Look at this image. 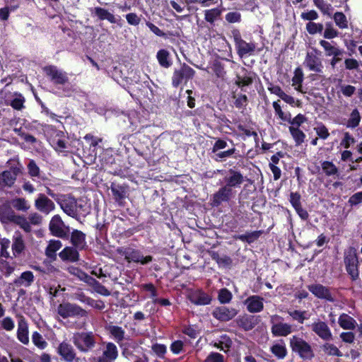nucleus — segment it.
<instances>
[{"label": "nucleus", "mask_w": 362, "mask_h": 362, "mask_svg": "<svg viewBox=\"0 0 362 362\" xmlns=\"http://www.w3.org/2000/svg\"><path fill=\"white\" fill-rule=\"evenodd\" d=\"M334 20L336 25L341 29L348 28V21L346 16L341 12H337L334 15Z\"/></svg>", "instance_id": "obj_44"}, {"label": "nucleus", "mask_w": 362, "mask_h": 362, "mask_svg": "<svg viewBox=\"0 0 362 362\" xmlns=\"http://www.w3.org/2000/svg\"><path fill=\"white\" fill-rule=\"evenodd\" d=\"M271 352L278 358L284 359L287 355V349L284 341L273 344L270 348Z\"/></svg>", "instance_id": "obj_33"}, {"label": "nucleus", "mask_w": 362, "mask_h": 362, "mask_svg": "<svg viewBox=\"0 0 362 362\" xmlns=\"http://www.w3.org/2000/svg\"><path fill=\"white\" fill-rule=\"evenodd\" d=\"M361 121V115L357 109H354L349 117V119L347 122V127L354 128L357 127Z\"/></svg>", "instance_id": "obj_46"}, {"label": "nucleus", "mask_w": 362, "mask_h": 362, "mask_svg": "<svg viewBox=\"0 0 362 362\" xmlns=\"http://www.w3.org/2000/svg\"><path fill=\"white\" fill-rule=\"evenodd\" d=\"M300 194L298 192H291L290 194V202L294 209L301 206Z\"/></svg>", "instance_id": "obj_61"}, {"label": "nucleus", "mask_w": 362, "mask_h": 362, "mask_svg": "<svg viewBox=\"0 0 362 362\" xmlns=\"http://www.w3.org/2000/svg\"><path fill=\"white\" fill-rule=\"evenodd\" d=\"M62 246V243L60 240H51L45 250L46 256L52 260H55L57 258L56 252L59 250Z\"/></svg>", "instance_id": "obj_31"}, {"label": "nucleus", "mask_w": 362, "mask_h": 362, "mask_svg": "<svg viewBox=\"0 0 362 362\" xmlns=\"http://www.w3.org/2000/svg\"><path fill=\"white\" fill-rule=\"evenodd\" d=\"M322 351L328 356H342V353L333 344L325 343L322 346Z\"/></svg>", "instance_id": "obj_42"}, {"label": "nucleus", "mask_w": 362, "mask_h": 362, "mask_svg": "<svg viewBox=\"0 0 362 362\" xmlns=\"http://www.w3.org/2000/svg\"><path fill=\"white\" fill-rule=\"evenodd\" d=\"M11 241L7 238L0 239V257L8 259L11 257L8 252L10 247Z\"/></svg>", "instance_id": "obj_43"}, {"label": "nucleus", "mask_w": 362, "mask_h": 362, "mask_svg": "<svg viewBox=\"0 0 362 362\" xmlns=\"http://www.w3.org/2000/svg\"><path fill=\"white\" fill-rule=\"evenodd\" d=\"M245 303L250 313H259L264 308L263 298L258 296H252L247 298Z\"/></svg>", "instance_id": "obj_23"}, {"label": "nucleus", "mask_w": 362, "mask_h": 362, "mask_svg": "<svg viewBox=\"0 0 362 362\" xmlns=\"http://www.w3.org/2000/svg\"><path fill=\"white\" fill-rule=\"evenodd\" d=\"M59 204L68 216L76 218L78 215V204L77 200L69 195H64L59 201Z\"/></svg>", "instance_id": "obj_11"}, {"label": "nucleus", "mask_w": 362, "mask_h": 362, "mask_svg": "<svg viewBox=\"0 0 362 362\" xmlns=\"http://www.w3.org/2000/svg\"><path fill=\"white\" fill-rule=\"evenodd\" d=\"M44 70L46 74L50 78L51 81L56 84L63 85L68 81L66 74L59 70L56 66H47Z\"/></svg>", "instance_id": "obj_14"}, {"label": "nucleus", "mask_w": 362, "mask_h": 362, "mask_svg": "<svg viewBox=\"0 0 362 362\" xmlns=\"http://www.w3.org/2000/svg\"><path fill=\"white\" fill-rule=\"evenodd\" d=\"M320 52L317 49L308 52L306 54L304 64L310 71L315 73H322L323 65L320 57Z\"/></svg>", "instance_id": "obj_5"}, {"label": "nucleus", "mask_w": 362, "mask_h": 362, "mask_svg": "<svg viewBox=\"0 0 362 362\" xmlns=\"http://www.w3.org/2000/svg\"><path fill=\"white\" fill-rule=\"evenodd\" d=\"M13 207L17 211H27L30 206L25 198L16 197L11 201Z\"/></svg>", "instance_id": "obj_37"}, {"label": "nucleus", "mask_w": 362, "mask_h": 362, "mask_svg": "<svg viewBox=\"0 0 362 362\" xmlns=\"http://www.w3.org/2000/svg\"><path fill=\"white\" fill-rule=\"evenodd\" d=\"M35 281V276L30 271L23 272L20 276L13 281V284L16 287H30Z\"/></svg>", "instance_id": "obj_22"}, {"label": "nucleus", "mask_w": 362, "mask_h": 362, "mask_svg": "<svg viewBox=\"0 0 362 362\" xmlns=\"http://www.w3.org/2000/svg\"><path fill=\"white\" fill-rule=\"evenodd\" d=\"M126 259L129 262H140L142 264H146L152 261V257L148 255L144 257L139 252L133 250L129 252L127 256Z\"/></svg>", "instance_id": "obj_32"}, {"label": "nucleus", "mask_w": 362, "mask_h": 362, "mask_svg": "<svg viewBox=\"0 0 362 362\" xmlns=\"http://www.w3.org/2000/svg\"><path fill=\"white\" fill-rule=\"evenodd\" d=\"M232 296L231 292L227 288H221L218 291V299L221 303L225 304L231 300Z\"/></svg>", "instance_id": "obj_52"}, {"label": "nucleus", "mask_w": 362, "mask_h": 362, "mask_svg": "<svg viewBox=\"0 0 362 362\" xmlns=\"http://www.w3.org/2000/svg\"><path fill=\"white\" fill-rule=\"evenodd\" d=\"M103 354L90 358V362H112L118 356L117 346L112 342L103 343Z\"/></svg>", "instance_id": "obj_4"}, {"label": "nucleus", "mask_w": 362, "mask_h": 362, "mask_svg": "<svg viewBox=\"0 0 362 362\" xmlns=\"http://www.w3.org/2000/svg\"><path fill=\"white\" fill-rule=\"evenodd\" d=\"M238 312L235 308H229L225 306L216 308L212 315L213 316L220 321H228L233 319Z\"/></svg>", "instance_id": "obj_18"}, {"label": "nucleus", "mask_w": 362, "mask_h": 362, "mask_svg": "<svg viewBox=\"0 0 362 362\" xmlns=\"http://www.w3.org/2000/svg\"><path fill=\"white\" fill-rule=\"evenodd\" d=\"M21 173V167H13L8 170H4L0 174V185L4 187H11L17 175Z\"/></svg>", "instance_id": "obj_13"}, {"label": "nucleus", "mask_w": 362, "mask_h": 362, "mask_svg": "<svg viewBox=\"0 0 362 362\" xmlns=\"http://www.w3.org/2000/svg\"><path fill=\"white\" fill-rule=\"evenodd\" d=\"M223 181L225 185L233 189V187H240L244 182V177L240 172L230 169L227 175L224 177Z\"/></svg>", "instance_id": "obj_17"}, {"label": "nucleus", "mask_w": 362, "mask_h": 362, "mask_svg": "<svg viewBox=\"0 0 362 362\" xmlns=\"http://www.w3.org/2000/svg\"><path fill=\"white\" fill-rule=\"evenodd\" d=\"M0 270L6 276H10L15 270V265L6 260L0 261Z\"/></svg>", "instance_id": "obj_51"}, {"label": "nucleus", "mask_w": 362, "mask_h": 362, "mask_svg": "<svg viewBox=\"0 0 362 362\" xmlns=\"http://www.w3.org/2000/svg\"><path fill=\"white\" fill-rule=\"evenodd\" d=\"M49 228L52 235L62 238L66 237L67 233L69 230V227L65 226L64 221L59 215H55L52 218L49 222Z\"/></svg>", "instance_id": "obj_9"}, {"label": "nucleus", "mask_w": 362, "mask_h": 362, "mask_svg": "<svg viewBox=\"0 0 362 362\" xmlns=\"http://www.w3.org/2000/svg\"><path fill=\"white\" fill-rule=\"evenodd\" d=\"M273 107L275 113L283 121H290V115H286L281 110V107L279 104V100L273 103Z\"/></svg>", "instance_id": "obj_57"}, {"label": "nucleus", "mask_w": 362, "mask_h": 362, "mask_svg": "<svg viewBox=\"0 0 362 362\" xmlns=\"http://www.w3.org/2000/svg\"><path fill=\"white\" fill-rule=\"evenodd\" d=\"M315 5L325 14L331 15L332 8L330 4H325L323 0H313Z\"/></svg>", "instance_id": "obj_56"}, {"label": "nucleus", "mask_w": 362, "mask_h": 362, "mask_svg": "<svg viewBox=\"0 0 362 362\" xmlns=\"http://www.w3.org/2000/svg\"><path fill=\"white\" fill-rule=\"evenodd\" d=\"M344 262L346 267V270L348 273L351 276L352 279H355L358 278V270L356 256L354 254L347 255L344 259Z\"/></svg>", "instance_id": "obj_24"}, {"label": "nucleus", "mask_w": 362, "mask_h": 362, "mask_svg": "<svg viewBox=\"0 0 362 362\" xmlns=\"http://www.w3.org/2000/svg\"><path fill=\"white\" fill-rule=\"evenodd\" d=\"M151 349L160 358H163L166 352V346L163 344H155L152 346Z\"/></svg>", "instance_id": "obj_62"}, {"label": "nucleus", "mask_w": 362, "mask_h": 362, "mask_svg": "<svg viewBox=\"0 0 362 362\" xmlns=\"http://www.w3.org/2000/svg\"><path fill=\"white\" fill-rule=\"evenodd\" d=\"M72 342L81 352L86 353L95 345V339L91 332H76L72 337Z\"/></svg>", "instance_id": "obj_3"}, {"label": "nucleus", "mask_w": 362, "mask_h": 362, "mask_svg": "<svg viewBox=\"0 0 362 362\" xmlns=\"http://www.w3.org/2000/svg\"><path fill=\"white\" fill-rule=\"evenodd\" d=\"M16 214L6 204L0 206V221L3 223H13Z\"/></svg>", "instance_id": "obj_27"}, {"label": "nucleus", "mask_w": 362, "mask_h": 362, "mask_svg": "<svg viewBox=\"0 0 362 362\" xmlns=\"http://www.w3.org/2000/svg\"><path fill=\"white\" fill-rule=\"evenodd\" d=\"M107 329L118 344L124 340L125 332L121 327L109 325Z\"/></svg>", "instance_id": "obj_35"}, {"label": "nucleus", "mask_w": 362, "mask_h": 362, "mask_svg": "<svg viewBox=\"0 0 362 362\" xmlns=\"http://www.w3.org/2000/svg\"><path fill=\"white\" fill-rule=\"evenodd\" d=\"M110 189L117 202H119L124 198L125 192L122 187L112 184Z\"/></svg>", "instance_id": "obj_49"}, {"label": "nucleus", "mask_w": 362, "mask_h": 362, "mask_svg": "<svg viewBox=\"0 0 362 362\" xmlns=\"http://www.w3.org/2000/svg\"><path fill=\"white\" fill-rule=\"evenodd\" d=\"M320 45L324 49L327 57H337V55H343L344 54L343 49L332 45L329 42L325 40H321Z\"/></svg>", "instance_id": "obj_29"}, {"label": "nucleus", "mask_w": 362, "mask_h": 362, "mask_svg": "<svg viewBox=\"0 0 362 362\" xmlns=\"http://www.w3.org/2000/svg\"><path fill=\"white\" fill-rule=\"evenodd\" d=\"M234 41L240 57H243L247 54H252L255 49V45L254 43L246 42L241 38L238 32L233 33Z\"/></svg>", "instance_id": "obj_12"}, {"label": "nucleus", "mask_w": 362, "mask_h": 362, "mask_svg": "<svg viewBox=\"0 0 362 362\" xmlns=\"http://www.w3.org/2000/svg\"><path fill=\"white\" fill-rule=\"evenodd\" d=\"M322 168L327 176L334 175L338 173V169L335 165L329 161H324L322 163Z\"/></svg>", "instance_id": "obj_45"}, {"label": "nucleus", "mask_w": 362, "mask_h": 362, "mask_svg": "<svg viewBox=\"0 0 362 362\" xmlns=\"http://www.w3.org/2000/svg\"><path fill=\"white\" fill-rule=\"evenodd\" d=\"M194 71L186 64H183L180 69H175L172 78V83L173 86L177 87L182 81H188L193 78Z\"/></svg>", "instance_id": "obj_8"}, {"label": "nucleus", "mask_w": 362, "mask_h": 362, "mask_svg": "<svg viewBox=\"0 0 362 362\" xmlns=\"http://www.w3.org/2000/svg\"><path fill=\"white\" fill-rule=\"evenodd\" d=\"M88 284L92 285L94 287V290L97 293L105 296H108L110 295V292L95 279H93V282H88Z\"/></svg>", "instance_id": "obj_55"}, {"label": "nucleus", "mask_w": 362, "mask_h": 362, "mask_svg": "<svg viewBox=\"0 0 362 362\" xmlns=\"http://www.w3.org/2000/svg\"><path fill=\"white\" fill-rule=\"evenodd\" d=\"M156 57L161 66L168 68L171 66L172 63L169 59L170 53L168 50L164 49H160L157 52Z\"/></svg>", "instance_id": "obj_36"}, {"label": "nucleus", "mask_w": 362, "mask_h": 362, "mask_svg": "<svg viewBox=\"0 0 362 362\" xmlns=\"http://www.w3.org/2000/svg\"><path fill=\"white\" fill-rule=\"evenodd\" d=\"M308 290L317 298L324 299L329 302H334L335 298L329 288L320 284L308 286Z\"/></svg>", "instance_id": "obj_10"}, {"label": "nucleus", "mask_w": 362, "mask_h": 362, "mask_svg": "<svg viewBox=\"0 0 362 362\" xmlns=\"http://www.w3.org/2000/svg\"><path fill=\"white\" fill-rule=\"evenodd\" d=\"M13 223L18 225L21 228H23L26 232H30L31 230V226L28 220H27L23 216L16 215Z\"/></svg>", "instance_id": "obj_50"}, {"label": "nucleus", "mask_w": 362, "mask_h": 362, "mask_svg": "<svg viewBox=\"0 0 362 362\" xmlns=\"http://www.w3.org/2000/svg\"><path fill=\"white\" fill-rule=\"evenodd\" d=\"M303 79V74L302 71L300 69H297L295 71L294 76L292 78V86L295 87V89L299 92L303 93L301 89L302 86L301 83Z\"/></svg>", "instance_id": "obj_41"}, {"label": "nucleus", "mask_w": 362, "mask_h": 362, "mask_svg": "<svg viewBox=\"0 0 362 362\" xmlns=\"http://www.w3.org/2000/svg\"><path fill=\"white\" fill-rule=\"evenodd\" d=\"M17 338L23 344L29 343L28 324L23 319L18 323Z\"/></svg>", "instance_id": "obj_28"}, {"label": "nucleus", "mask_w": 362, "mask_h": 362, "mask_svg": "<svg viewBox=\"0 0 362 362\" xmlns=\"http://www.w3.org/2000/svg\"><path fill=\"white\" fill-rule=\"evenodd\" d=\"M288 314L292 317L293 320L303 324L304 320L307 319L305 317L306 311H300L298 310H289L287 311Z\"/></svg>", "instance_id": "obj_47"}, {"label": "nucleus", "mask_w": 362, "mask_h": 362, "mask_svg": "<svg viewBox=\"0 0 362 362\" xmlns=\"http://www.w3.org/2000/svg\"><path fill=\"white\" fill-rule=\"evenodd\" d=\"M280 320L281 317L277 315L271 317L272 333L276 337H286L292 332V327L288 323L278 322Z\"/></svg>", "instance_id": "obj_6"}, {"label": "nucleus", "mask_w": 362, "mask_h": 362, "mask_svg": "<svg viewBox=\"0 0 362 362\" xmlns=\"http://www.w3.org/2000/svg\"><path fill=\"white\" fill-rule=\"evenodd\" d=\"M28 173L32 177H36L39 175L40 168L36 165L34 160H30L28 165Z\"/></svg>", "instance_id": "obj_63"}, {"label": "nucleus", "mask_w": 362, "mask_h": 362, "mask_svg": "<svg viewBox=\"0 0 362 362\" xmlns=\"http://www.w3.org/2000/svg\"><path fill=\"white\" fill-rule=\"evenodd\" d=\"M314 130L315 131L317 136L322 139H326L329 136L327 128L323 124L317 126L314 128Z\"/></svg>", "instance_id": "obj_59"}, {"label": "nucleus", "mask_w": 362, "mask_h": 362, "mask_svg": "<svg viewBox=\"0 0 362 362\" xmlns=\"http://www.w3.org/2000/svg\"><path fill=\"white\" fill-rule=\"evenodd\" d=\"M36 209L48 214L55 209L54 203L43 194H40L35 201Z\"/></svg>", "instance_id": "obj_15"}, {"label": "nucleus", "mask_w": 362, "mask_h": 362, "mask_svg": "<svg viewBox=\"0 0 362 362\" xmlns=\"http://www.w3.org/2000/svg\"><path fill=\"white\" fill-rule=\"evenodd\" d=\"M1 325L2 327L6 331H11L15 327L13 320L9 317L4 318L1 321Z\"/></svg>", "instance_id": "obj_64"}, {"label": "nucleus", "mask_w": 362, "mask_h": 362, "mask_svg": "<svg viewBox=\"0 0 362 362\" xmlns=\"http://www.w3.org/2000/svg\"><path fill=\"white\" fill-rule=\"evenodd\" d=\"M32 341L33 344L40 349H44L47 346V341L43 339L42 336L37 332H35L32 334Z\"/></svg>", "instance_id": "obj_48"}, {"label": "nucleus", "mask_w": 362, "mask_h": 362, "mask_svg": "<svg viewBox=\"0 0 362 362\" xmlns=\"http://www.w3.org/2000/svg\"><path fill=\"white\" fill-rule=\"evenodd\" d=\"M59 257L62 261L76 262L79 260V253L76 247H66L59 253Z\"/></svg>", "instance_id": "obj_25"}, {"label": "nucleus", "mask_w": 362, "mask_h": 362, "mask_svg": "<svg viewBox=\"0 0 362 362\" xmlns=\"http://www.w3.org/2000/svg\"><path fill=\"white\" fill-rule=\"evenodd\" d=\"M306 30L311 35L320 33L323 30V25L321 23L309 22L306 24Z\"/></svg>", "instance_id": "obj_54"}, {"label": "nucleus", "mask_w": 362, "mask_h": 362, "mask_svg": "<svg viewBox=\"0 0 362 362\" xmlns=\"http://www.w3.org/2000/svg\"><path fill=\"white\" fill-rule=\"evenodd\" d=\"M12 252L14 257H18L25 249V243L22 234L16 232L12 238Z\"/></svg>", "instance_id": "obj_21"}, {"label": "nucleus", "mask_w": 362, "mask_h": 362, "mask_svg": "<svg viewBox=\"0 0 362 362\" xmlns=\"http://www.w3.org/2000/svg\"><path fill=\"white\" fill-rule=\"evenodd\" d=\"M310 327L311 330L321 339L326 341L333 339L332 332L325 322L317 320L311 324Z\"/></svg>", "instance_id": "obj_7"}, {"label": "nucleus", "mask_w": 362, "mask_h": 362, "mask_svg": "<svg viewBox=\"0 0 362 362\" xmlns=\"http://www.w3.org/2000/svg\"><path fill=\"white\" fill-rule=\"evenodd\" d=\"M339 326L344 329H354L357 326L356 321L346 313H342L338 319Z\"/></svg>", "instance_id": "obj_30"}, {"label": "nucleus", "mask_w": 362, "mask_h": 362, "mask_svg": "<svg viewBox=\"0 0 362 362\" xmlns=\"http://www.w3.org/2000/svg\"><path fill=\"white\" fill-rule=\"evenodd\" d=\"M252 78L248 76H237V80L235 81V83L239 87H243V86H249L250 84L252 83Z\"/></svg>", "instance_id": "obj_60"}, {"label": "nucleus", "mask_w": 362, "mask_h": 362, "mask_svg": "<svg viewBox=\"0 0 362 362\" xmlns=\"http://www.w3.org/2000/svg\"><path fill=\"white\" fill-rule=\"evenodd\" d=\"M59 315L64 319L69 317L86 318L88 312L76 303L64 302L60 303L57 308Z\"/></svg>", "instance_id": "obj_2"}, {"label": "nucleus", "mask_w": 362, "mask_h": 362, "mask_svg": "<svg viewBox=\"0 0 362 362\" xmlns=\"http://www.w3.org/2000/svg\"><path fill=\"white\" fill-rule=\"evenodd\" d=\"M94 13L100 20H107L111 23H115L117 22L115 16L105 8L95 7L94 8Z\"/></svg>", "instance_id": "obj_34"}, {"label": "nucleus", "mask_w": 362, "mask_h": 362, "mask_svg": "<svg viewBox=\"0 0 362 362\" xmlns=\"http://www.w3.org/2000/svg\"><path fill=\"white\" fill-rule=\"evenodd\" d=\"M68 271L70 274H73L74 276H76L77 278H78L80 280L88 283V282H93V278L88 275L86 273L83 272L82 270L79 269L77 267H71L68 269Z\"/></svg>", "instance_id": "obj_38"}, {"label": "nucleus", "mask_w": 362, "mask_h": 362, "mask_svg": "<svg viewBox=\"0 0 362 362\" xmlns=\"http://www.w3.org/2000/svg\"><path fill=\"white\" fill-rule=\"evenodd\" d=\"M234 195L233 189L230 187L224 185L221 187L214 195L212 198L213 204L214 206L220 205L223 202L229 201Z\"/></svg>", "instance_id": "obj_16"}, {"label": "nucleus", "mask_w": 362, "mask_h": 362, "mask_svg": "<svg viewBox=\"0 0 362 362\" xmlns=\"http://www.w3.org/2000/svg\"><path fill=\"white\" fill-rule=\"evenodd\" d=\"M58 353L66 362H73L76 358V354L73 346L66 341L59 345Z\"/></svg>", "instance_id": "obj_19"}, {"label": "nucleus", "mask_w": 362, "mask_h": 362, "mask_svg": "<svg viewBox=\"0 0 362 362\" xmlns=\"http://www.w3.org/2000/svg\"><path fill=\"white\" fill-rule=\"evenodd\" d=\"M339 32L334 29L330 23H327L325 25V30L323 36L326 39H333L337 37Z\"/></svg>", "instance_id": "obj_53"}, {"label": "nucleus", "mask_w": 362, "mask_h": 362, "mask_svg": "<svg viewBox=\"0 0 362 362\" xmlns=\"http://www.w3.org/2000/svg\"><path fill=\"white\" fill-rule=\"evenodd\" d=\"M234 98L235 99L234 104L237 108L241 109L247 106V97L245 95L240 94L238 95H234Z\"/></svg>", "instance_id": "obj_58"}, {"label": "nucleus", "mask_w": 362, "mask_h": 362, "mask_svg": "<svg viewBox=\"0 0 362 362\" xmlns=\"http://www.w3.org/2000/svg\"><path fill=\"white\" fill-rule=\"evenodd\" d=\"M289 132L292 135L293 139H294L296 146H300L302 144L305 140V134L296 127H290Z\"/></svg>", "instance_id": "obj_39"}, {"label": "nucleus", "mask_w": 362, "mask_h": 362, "mask_svg": "<svg viewBox=\"0 0 362 362\" xmlns=\"http://www.w3.org/2000/svg\"><path fill=\"white\" fill-rule=\"evenodd\" d=\"M71 243L78 250H83L86 247V234L81 230H74L71 235Z\"/></svg>", "instance_id": "obj_26"}, {"label": "nucleus", "mask_w": 362, "mask_h": 362, "mask_svg": "<svg viewBox=\"0 0 362 362\" xmlns=\"http://www.w3.org/2000/svg\"><path fill=\"white\" fill-rule=\"evenodd\" d=\"M290 346L293 352L304 360H310L314 357L312 346L301 337L293 336L290 339Z\"/></svg>", "instance_id": "obj_1"}, {"label": "nucleus", "mask_w": 362, "mask_h": 362, "mask_svg": "<svg viewBox=\"0 0 362 362\" xmlns=\"http://www.w3.org/2000/svg\"><path fill=\"white\" fill-rule=\"evenodd\" d=\"M189 300L197 305H209L211 302V297L202 290H197L189 293Z\"/></svg>", "instance_id": "obj_20"}, {"label": "nucleus", "mask_w": 362, "mask_h": 362, "mask_svg": "<svg viewBox=\"0 0 362 362\" xmlns=\"http://www.w3.org/2000/svg\"><path fill=\"white\" fill-rule=\"evenodd\" d=\"M222 13V9L215 8L212 9L206 10L204 11V19L210 23H213Z\"/></svg>", "instance_id": "obj_40"}]
</instances>
